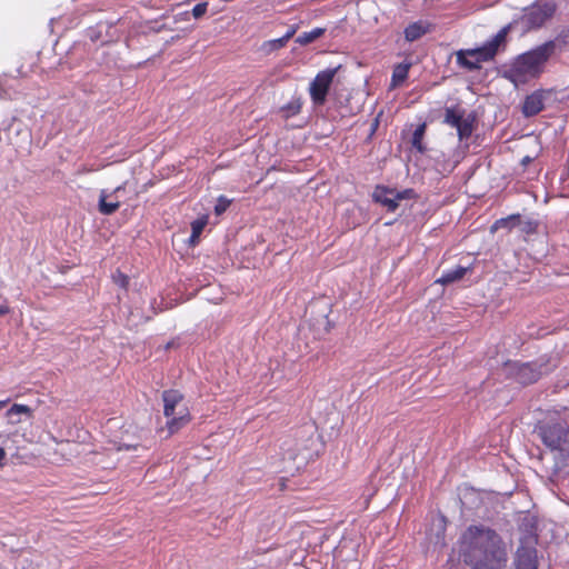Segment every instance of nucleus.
Instances as JSON below:
<instances>
[{
  "label": "nucleus",
  "instance_id": "34",
  "mask_svg": "<svg viewBox=\"0 0 569 569\" xmlns=\"http://www.w3.org/2000/svg\"><path fill=\"white\" fill-rule=\"evenodd\" d=\"M9 402H10V399L0 400V410H2Z\"/></svg>",
  "mask_w": 569,
  "mask_h": 569
},
{
  "label": "nucleus",
  "instance_id": "36",
  "mask_svg": "<svg viewBox=\"0 0 569 569\" xmlns=\"http://www.w3.org/2000/svg\"><path fill=\"white\" fill-rule=\"evenodd\" d=\"M530 160H531V159H530L529 157H525V158H523V160H522V163H525V164H526V163L530 162Z\"/></svg>",
  "mask_w": 569,
  "mask_h": 569
},
{
  "label": "nucleus",
  "instance_id": "15",
  "mask_svg": "<svg viewBox=\"0 0 569 569\" xmlns=\"http://www.w3.org/2000/svg\"><path fill=\"white\" fill-rule=\"evenodd\" d=\"M467 271H468V268L458 266L452 270H447V271L442 272L441 277L439 279H437L436 282L445 284V286L453 283L456 281L461 280L466 276Z\"/></svg>",
  "mask_w": 569,
  "mask_h": 569
},
{
  "label": "nucleus",
  "instance_id": "30",
  "mask_svg": "<svg viewBox=\"0 0 569 569\" xmlns=\"http://www.w3.org/2000/svg\"><path fill=\"white\" fill-rule=\"evenodd\" d=\"M10 312V307L7 302L0 305V317H3Z\"/></svg>",
  "mask_w": 569,
  "mask_h": 569
},
{
  "label": "nucleus",
  "instance_id": "20",
  "mask_svg": "<svg viewBox=\"0 0 569 569\" xmlns=\"http://www.w3.org/2000/svg\"><path fill=\"white\" fill-rule=\"evenodd\" d=\"M426 130H427V124L425 122L418 124L417 128L415 129V131L412 133V138H411L412 147L421 153L426 151V147L422 142L423 137L426 134Z\"/></svg>",
  "mask_w": 569,
  "mask_h": 569
},
{
  "label": "nucleus",
  "instance_id": "10",
  "mask_svg": "<svg viewBox=\"0 0 569 569\" xmlns=\"http://www.w3.org/2000/svg\"><path fill=\"white\" fill-rule=\"evenodd\" d=\"M515 567L516 569H537L538 557L536 548L521 542L516 552Z\"/></svg>",
  "mask_w": 569,
  "mask_h": 569
},
{
  "label": "nucleus",
  "instance_id": "4",
  "mask_svg": "<svg viewBox=\"0 0 569 569\" xmlns=\"http://www.w3.org/2000/svg\"><path fill=\"white\" fill-rule=\"evenodd\" d=\"M535 431L549 450L569 457V425L565 420L539 422Z\"/></svg>",
  "mask_w": 569,
  "mask_h": 569
},
{
  "label": "nucleus",
  "instance_id": "7",
  "mask_svg": "<svg viewBox=\"0 0 569 569\" xmlns=\"http://www.w3.org/2000/svg\"><path fill=\"white\" fill-rule=\"evenodd\" d=\"M340 69L341 64L335 68H327L325 70H321L316 74L315 79L310 82L309 94L311 101L316 106L325 104L333 79Z\"/></svg>",
  "mask_w": 569,
  "mask_h": 569
},
{
  "label": "nucleus",
  "instance_id": "11",
  "mask_svg": "<svg viewBox=\"0 0 569 569\" xmlns=\"http://www.w3.org/2000/svg\"><path fill=\"white\" fill-rule=\"evenodd\" d=\"M191 421V415L188 407H181L178 410V415L168 418L166 427L161 428L160 431H167L166 438H169L177 433L180 429L186 427Z\"/></svg>",
  "mask_w": 569,
  "mask_h": 569
},
{
  "label": "nucleus",
  "instance_id": "13",
  "mask_svg": "<svg viewBox=\"0 0 569 569\" xmlns=\"http://www.w3.org/2000/svg\"><path fill=\"white\" fill-rule=\"evenodd\" d=\"M432 30V24L426 20H418L409 23L405 30L403 36L408 42H413L419 40L425 34L429 33Z\"/></svg>",
  "mask_w": 569,
  "mask_h": 569
},
{
  "label": "nucleus",
  "instance_id": "27",
  "mask_svg": "<svg viewBox=\"0 0 569 569\" xmlns=\"http://www.w3.org/2000/svg\"><path fill=\"white\" fill-rule=\"evenodd\" d=\"M289 40L286 39V36L283 34L281 38L271 40L270 43L274 49L283 48Z\"/></svg>",
  "mask_w": 569,
  "mask_h": 569
},
{
  "label": "nucleus",
  "instance_id": "16",
  "mask_svg": "<svg viewBox=\"0 0 569 569\" xmlns=\"http://www.w3.org/2000/svg\"><path fill=\"white\" fill-rule=\"evenodd\" d=\"M410 63H398L395 66L391 76V87H399L408 78Z\"/></svg>",
  "mask_w": 569,
  "mask_h": 569
},
{
  "label": "nucleus",
  "instance_id": "24",
  "mask_svg": "<svg viewBox=\"0 0 569 569\" xmlns=\"http://www.w3.org/2000/svg\"><path fill=\"white\" fill-rule=\"evenodd\" d=\"M112 280L117 286H119L120 288H122L124 290H127L129 287V281H130L129 277L120 270H117L112 274Z\"/></svg>",
  "mask_w": 569,
  "mask_h": 569
},
{
  "label": "nucleus",
  "instance_id": "35",
  "mask_svg": "<svg viewBox=\"0 0 569 569\" xmlns=\"http://www.w3.org/2000/svg\"><path fill=\"white\" fill-rule=\"evenodd\" d=\"M535 228H536V223L529 222V223H528V227H527V232H531V231H533V230H535Z\"/></svg>",
  "mask_w": 569,
  "mask_h": 569
},
{
  "label": "nucleus",
  "instance_id": "8",
  "mask_svg": "<svg viewBox=\"0 0 569 569\" xmlns=\"http://www.w3.org/2000/svg\"><path fill=\"white\" fill-rule=\"evenodd\" d=\"M413 198H416L413 189L398 191L386 186H377L372 193L373 201L382 204L390 212H395L398 209L399 201Z\"/></svg>",
  "mask_w": 569,
  "mask_h": 569
},
{
  "label": "nucleus",
  "instance_id": "17",
  "mask_svg": "<svg viewBox=\"0 0 569 569\" xmlns=\"http://www.w3.org/2000/svg\"><path fill=\"white\" fill-rule=\"evenodd\" d=\"M520 223V214L513 213L506 218H500L495 221V223L491 226V231H497L499 229H509L511 230L516 226Z\"/></svg>",
  "mask_w": 569,
  "mask_h": 569
},
{
  "label": "nucleus",
  "instance_id": "22",
  "mask_svg": "<svg viewBox=\"0 0 569 569\" xmlns=\"http://www.w3.org/2000/svg\"><path fill=\"white\" fill-rule=\"evenodd\" d=\"M20 413H23V415H27L28 417H31L32 416V409L29 406H27V405L14 403L7 411V416L8 417H12L13 415H20Z\"/></svg>",
  "mask_w": 569,
  "mask_h": 569
},
{
  "label": "nucleus",
  "instance_id": "31",
  "mask_svg": "<svg viewBox=\"0 0 569 569\" xmlns=\"http://www.w3.org/2000/svg\"><path fill=\"white\" fill-rule=\"evenodd\" d=\"M6 457H7L6 450L2 447H0V469L4 466Z\"/></svg>",
  "mask_w": 569,
  "mask_h": 569
},
{
  "label": "nucleus",
  "instance_id": "29",
  "mask_svg": "<svg viewBox=\"0 0 569 569\" xmlns=\"http://www.w3.org/2000/svg\"><path fill=\"white\" fill-rule=\"evenodd\" d=\"M299 29V26L298 24H292L290 26V28L287 30V32L284 33L286 36V39L290 40L295 34L296 32L298 31Z\"/></svg>",
  "mask_w": 569,
  "mask_h": 569
},
{
  "label": "nucleus",
  "instance_id": "19",
  "mask_svg": "<svg viewBox=\"0 0 569 569\" xmlns=\"http://www.w3.org/2000/svg\"><path fill=\"white\" fill-rule=\"evenodd\" d=\"M326 33V28H315L311 31L302 32L296 38V42L300 46H307Z\"/></svg>",
  "mask_w": 569,
  "mask_h": 569
},
{
  "label": "nucleus",
  "instance_id": "2",
  "mask_svg": "<svg viewBox=\"0 0 569 569\" xmlns=\"http://www.w3.org/2000/svg\"><path fill=\"white\" fill-rule=\"evenodd\" d=\"M548 40L523 53L518 54L503 72V78L513 83L516 87L527 84L533 79H538L546 70L549 59L557 52L559 48L558 41Z\"/></svg>",
  "mask_w": 569,
  "mask_h": 569
},
{
  "label": "nucleus",
  "instance_id": "1",
  "mask_svg": "<svg viewBox=\"0 0 569 569\" xmlns=\"http://www.w3.org/2000/svg\"><path fill=\"white\" fill-rule=\"evenodd\" d=\"M459 543L462 561L471 569H503L507 566V543L488 526L470 525Z\"/></svg>",
  "mask_w": 569,
  "mask_h": 569
},
{
  "label": "nucleus",
  "instance_id": "26",
  "mask_svg": "<svg viewBox=\"0 0 569 569\" xmlns=\"http://www.w3.org/2000/svg\"><path fill=\"white\" fill-rule=\"evenodd\" d=\"M207 9H208V2H200V3H197V4L192 8V16H193L196 19H199V18H201L202 16H204V14H206Z\"/></svg>",
  "mask_w": 569,
  "mask_h": 569
},
{
  "label": "nucleus",
  "instance_id": "14",
  "mask_svg": "<svg viewBox=\"0 0 569 569\" xmlns=\"http://www.w3.org/2000/svg\"><path fill=\"white\" fill-rule=\"evenodd\" d=\"M543 107V92L541 90H537L526 97L522 103V113L526 117H533L542 111Z\"/></svg>",
  "mask_w": 569,
  "mask_h": 569
},
{
  "label": "nucleus",
  "instance_id": "18",
  "mask_svg": "<svg viewBox=\"0 0 569 569\" xmlns=\"http://www.w3.org/2000/svg\"><path fill=\"white\" fill-rule=\"evenodd\" d=\"M107 198H108V196H107L106 191L102 190L99 196L98 208H99L100 213L110 216V214L114 213L120 208V201L117 200L113 202H108Z\"/></svg>",
  "mask_w": 569,
  "mask_h": 569
},
{
  "label": "nucleus",
  "instance_id": "6",
  "mask_svg": "<svg viewBox=\"0 0 569 569\" xmlns=\"http://www.w3.org/2000/svg\"><path fill=\"white\" fill-rule=\"evenodd\" d=\"M443 123L456 128L459 141H463L471 137L476 117L471 113L466 116V110L457 104L445 109Z\"/></svg>",
  "mask_w": 569,
  "mask_h": 569
},
{
  "label": "nucleus",
  "instance_id": "25",
  "mask_svg": "<svg viewBox=\"0 0 569 569\" xmlns=\"http://www.w3.org/2000/svg\"><path fill=\"white\" fill-rule=\"evenodd\" d=\"M230 204H231V200H229L224 196L218 197L217 203L214 206V213L217 216H221L222 213H224L228 210Z\"/></svg>",
  "mask_w": 569,
  "mask_h": 569
},
{
  "label": "nucleus",
  "instance_id": "28",
  "mask_svg": "<svg viewBox=\"0 0 569 569\" xmlns=\"http://www.w3.org/2000/svg\"><path fill=\"white\" fill-rule=\"evenodd\" d=\"M93 171H96V169H94V168L89 167L88 164H82V166H80V167L78 168V170H77V174H79V176H81V174H88V173H91V172H93Z\"/></svg>",
  "mask_w": 569,
  "mask_h": 569
},
{
  "label": "nucleus",
  "instance_id": "21",
  "mask_svg": "<svg viewBox=\"0 0 569 569\" xmlns=\"http://www.w3.org/2000/svg\"><path fill=\"white\" fill-rule=\"evenodd\" d=\"M302 107V102L300 98L293 99L290 102H288L286 106L282 107V111L286 112V117L296 116L300 112Z\"/></svg>",
  "mask_w": 569,
  "mask_h": 569
},
{
  "label": "nucleus",
  "instance_id": "12",
  "mask_svg": "<svg viewBox=\"0 0 569 569\" xmlns=\"http://www.w3.org/2000/svg\"><path fill=\"white\" fill-rule=\"evenodd\" d=\"M163 400V415L167 418L178 415V410L181 407H186L182 405L183 396L178 390H164L162 392Z\"/></svg>",
  "mask_w": 569,
  "mask_h": 569
},
{
  "label": "nucleus",
  "instance_id": "3",
  "mask_svg": "<svg viewBox=\"0 0 569 569\" xmlns=\"http://www.w3.org/2000/svg\"><path fill=\"white\" fill-rule=\"evenodd\" d=\"M510 30V24L505 26L483 46L457 51V63L469 71H473L479 70L482 63L493 61L500 51H505Z\"/></svg>",
  "mask_w": 569,
  "mask_h": 569
},
{
  "label": "nucleus",
  "instance_id": "5",
  "mask_svg": "<svg viewBox=\"0 0 569 569\" xmlns=\"http://www.w3.org/2000/svg\"><path fill=\"white\" fill-rule=\"evenodd\" d=\"M556 10L555 0H537L525 10L521 23L527 30L539 29L555 16Z\"/></svg>",
  "mask_w": 569,
  "mask_h": 569
},
{
  "label": "nucleus",
  "instance_id": "33",
  "mask_svg": "<svg viewBox=\"0 0 569 569\" xmlns=\"http://www.w3.org/2000/svg\"><path fill=\"white\" fill-rule=\"evenodd\" d=\"M126 186H127V182H124V183H123V184H121V186H118V187L113 190V193H114V194H117V193H119L120 191L124 190Z\"/></svg>",
  "mask_w": 569,
  "mask_h": 569
},
{
  "label": "nucleus",
  "instance_id": "32",
  "mask_svg": "<svg viewBox=\"0 0 569 569\" xmlns=\"http://www.w3.org/2000/svg\"><path fill=\"white\" fill-rule=\"evenodd\" d=\"M199 239H200L199 234H194L191 232L189 242H190V244L196 246L199 242Z\"/></svg>",
  "mask_w": 569,
  "mask_h": 569
},
{
  "label": "nucleus",
  "instance_id": "9",
  "mask_svg": "<svg viewBox=\"0 0 569 569\" xmlns=\"http://www.w3.org/2000/svg\"><path fill=\"white\" fill-rule=\"evenodd\" d=\"M505 366L507 375L523 386L535 383L542 375L541 366L537 362L508 361Z\"/></svg>",
  "mask_w": 569,
  "mask_h": 569
},
{
  "label": "nucleus",
  "instance_id": "23",
  "mask_svg": "<svg viewBox=\"0 0 569 569\" xmlns=\"http://www.w3.org/2000/svg\"><path fill=\"white\" fill-rule=\"evenodd\" d=\"M208 224V216H202L191 222V232L201 236L203 229Z\"/></svg>",
  "mask_w": 569,
  "mask_h": 569
}]
</instances>
